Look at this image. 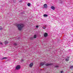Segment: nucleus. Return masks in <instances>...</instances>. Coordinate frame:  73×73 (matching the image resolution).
<instances>
[{
  "instance_id": "f257e3e1",
  "label": "nucleus",
  "mask_w": 73,
  "mask_h": 73,
  "mask_svg": "<svg viewBox=\"0 0 73 73\" xmlns=\"http://www.w3.org/2000/svg\"><path fill=\"white\" fill-rule=\"evenodd\" d=\"M17 26L19 30V31H21L22 28L24 27V25L23 24H17Z\"/></svg>"
},
{
  "instance_id": "f03ea898",
  "label": "nucleus",
  "mask_w": 73,
  "mask_h": 73,
  "mask_svg": "<svg viewBox=\"0 0 73 73\" xmlns=\"http://www.w3.org/2000/svg\"><path fill=\"white\" fill-rule=\"evenodd\" d=\"M21 67H20V66L18 65L15 67V69L16 70H19L20 69Z\"/></svg>"
},
{
  "instance_id": "7ed1b4c3",
  "label": "nucleus",
  "mask_w": 73,
  "mask_h": 73,
  "mask_svg": "<svg viewBox=\"0 0 73 73\" xmlns=\"http://www.w3.org/2000/svg\"><path fill=\"white\" fill-rule=\"evenodd\" d=\"M46 62H42L40 63V64H53L52 63L49 64V63H45Z\"/></svg>"
},
{
  "instance_id": "20e7f679",
  "label": "nucleus",
  "mask_w": 73,
  "mask_h": 73,
  "mask_svg": "<svg viewBox=\"0 0 73 73\" xmlns=\"http://www.w3.org/2000/svg\"><path fill=\"white\" fill-rule=\"evenodd\" d=\"M44 7L45 8H47L48 7V5L46 4H45L44 5Z\"/></svg>"
},
{
  "instance_id": "39448f33",
  "label": "nucleus",
  "mask_w": 73,
  "mask_h": 73,
  "mask_svg": "<svg viewBox=\"0 0 73 73\" xmlns=\"http://www.w3.org/2000/svg\"><path fill=\"white\" fill-rule=\"evenodd\" d=\"M7 58H8L7 57H4L1 58V60H5V59H7Z\"/></svg>"
},
{
  "instance_id": "423d86ee",
  "label": "nucleus",
  "mask_w": 73,
  "mask_h": 73,
  "mask_svg": "<svg viewBox=\"0 0 73 73\" xmlns=\"http://www.w3.org/2000/svg\"><path fill=\"white\" fill-rule=\"evenodd\" d=\"M44 36L45 37H47V36H48V33H45L44 34Z\"/></svg>"
},
{
  "instance_id": "0eeeda50",
  "label": "nucleus",
  "mask_w": 73,
  "mask_h": 73,
  "mask_svg": "<svg viewBox=\"0 0 73 73\" xmlns=\"http://www.w3.org/2000/svg\"><path fill=\"white\" fill-rule=\"evenodd\" d=\"M43 16L44 17H48V15L46 14H44L43 15Z\"/></svg>"
},
{
  "instance_id": "6e6552de",
  "label": "nucleus",
  "mask_w": 73,
  "mask_h": 73,
  "mask_svg": "<svg viewBox=\"0 0 73 73\" xmlns=\"http://www.w3.org/2000/svg\"><path fill=\"white\" fill-rule=\"evenodd\" d=\"M51 8L52 9H53V10H54V9H55V7H54V6L51 7Z\"/></svg>"
},
{
  "instance_id": "1a4fd4ad",
  "label": "nucleus",
  "mask_w": 73,
  "mask_h": 73,
  "mask_svg": "<svg viewBox=\"0 0 73 73\" xmlns=\"http://www.w3.org/2000/svg\"><path fill=\"white\" fill-rule=\"evenodd\" d=\"M27 5L28 7H30L31 6V3H27Z\"/></svg>"
},
{
  "instance_id": "9d476101",
  "label": "nucleus",
  "mask_w": 73,
  "mask_h": 73,
  "mask_svg": "<svg viewBox=\"0 0 73 73\" xmlns=\"http://www.w3.org/2000/svg\"><path fill=\"white\" fill-rule=\"evenodd\" d=\"M33 64H29V66L30 68H32V66H33Z\"/></svg>"
},
{
  "instance_id": "9b49d317",
  "label": "nucleus",
  "mask_w": 73,
  "mask_h": 73,
  "mask_svg": "<svg viewBox=\"0 0 73 73\" xmlns=\"http://www.w3.org/2000/svg\"><path fill=\"white\" fill-rule=\"evenodd\" d=\"M30 39L31 40H33L34 39V37H31L30 38Z\"/></svg>"
},
{
  "instance_id": "f8f14e48",
  "label": "nucleus",
  "mask_w": 73,
  "mask_h": 73,
  "mask_svg": "<svg viewBox=\"0 0 73 73\" xmlns=\"http://www.w3.org/2000/svg\"><path fill=\"white\" fill-rule=\"evenodd\" d=\"M69 60V58H67L65 60L66 61H68Z\"/></svg>"
},
{
  "instance_id": "ddd939ff",
  "label": "nucleus",
  "mask_w": 73,
  "mask_h": 73,
  "mask_svg": "<svg viewBox=\"0 0 73 73\" xmlns=\"http://www.w3.org/2000/svg\"><path fill=\"white\" fill-rule=\"evenodd\" d=\"M21 62H23L24 61V60L23 59H22L21 60Z\"/></svg>"
},
{
  "instance_id": "4468645a",
  "label": "nucleus",
  "mask_w": 73,
  "mask_h": 73,
  "mask_svg": "<svg viewBox=\"0 0 73 73\" xmlns=\"http://www.w3.org/2000/svg\"><path fill=\"white\" fill-rule=\"evenodd\" d=\"M33 37L34 38H36L37 37V35H35Z\"/></svg>"
},
{
  "instance_id": "2eb2a0df",
  "label": "nucleus",
  "mask_w": 73,
  "mask_h": 73,
  "mask_svg": "<svg viewBox=\"0 0 73 73\" xmlns=\"http://www.w3.org/2000/svg\"><path fill=\"white\" fill-rule=\"evenodd\" d=\"M8 41H5V44H8Z\"/></svg>"
},
{
  "instance_id": "dca6fc26",
  "label": "nucleus",
  "mask_w": 73,
  "mask_h": 73,
  "mask_svg": "<svg viewBox=\"0 0 73 73\" xmlns=\"http://www.w3.org/2000/svg\"><path fill=\"white\" fill-rule=\"evenodd\" d=\"M55 68H58L59 66L58 65H56L55 66Z\"/></svg>"
},
{
  "instance_id": "f3484780",
  "label": "nucleus",
  "mask_w": 73,
  "mask_h": 73,
  "mask_svg": "<svg viewBox=\"0 0 73 73\" xmlns=\"http://www.w3.org/2000/svg\"><path fill=\"white\" fill-rule=\"evenodd\" d=\"M46 66H49V65H51V64H46Z\"/></svg>"
},
{
  "instance_id": "a211bd4d",
  "label": "nucleus",
  "mask_w": 73,
  "mask_h": 73,
  "mask_svg": "<svg viewBox=\"0 0 73 73\" xmlns=\"http://www.w3.org/2000/svg\"><path fill=\"white\" fill-rule=\"evenodd\" d=\"M3 29V28L1 27L0 26V30H2Z\"/></svg>"
},
{
  "instance_id": "6ab92c4d",
  "label": "nucleus",
  "mask_w": 73,
  "mask_h": 73,
  "mask_svg": "<svg viewBox=\"0 0 73 73\" xmlns=\"http://www.w3.org/2000/svg\"><path fill=\"white\" fill-rule=\"evenodd\" d=\"M70 68H71V69H73V66H71L70 67Z\"/></svg>"
},
{
  "instance_id": "aec40b11",
  "label": "nucleus",
  "mask_w": 73,
  "mask_h": 73,
  "mask_svg": "<svg viewBox=\"0 0 73 73\" xmlns=\"http://www.w3.org/2000/svg\"><path fill=\"white\" fill-rule=\"evenodd\" d=\"M23 2V0H21L19 1V2H20V3H21V2Z\"/></svg>"
},
{
  "instance_id": "412c9836",
  "label": "nucleus",
  "mask_w": 73,
  "mask_h": 73,
  "mask_svg": "<svg viewBox=\"0 0 73 73\" xmlns=\"http://www.w3.org/2000/svg\"><path fill=\"white\" fill-rule=\"evenodd\" d=\"M43 29H45L46 28V27H42Z\"/></svg>"
},
{
  "instance_id": "4be33fe9",
  "label": "nucleus",
  "mask_w": 73,
  "mask_h": 73,
  "mask_svg": "<svg viewBox=\"0 0 73 73\" xmlns=\"http://www.w3.org/2000/svg\"><path fill=\"white\" fill-rule=\"evenodd\" d=\"M14 45H15V46H16V45H17V44L16 43H14Z\"/></svg>"
},
{
  "instance_id": "5701e85b",
  "label": "nucleus",
  "mask_w": 73,
  "mask_h": 73,
  "mask_svg": "<svg viewBox=\"0 0 73 73\" xmlns=\"http://www.w3.org/2000/svg\"><path fill=\"white\" fill-rule=\"evenodd\" d=\"M36 28H38V26L36 25Z\"/></svg>"
},
{
  "instance_id": "b1692460",
  "label": "nucleus",
  "mask_w": 73,
  "mask_h": 73,
  "mask_svg": "<svg viewBox=\"0 0 73 73\" xmlns=\"http://www.w3.org/2000/svg\"><path fill=\"white\" fill-rule=\"evenodd\" d=\"M0 44H1V45H3V43L1 42H0Z\"/></svg>"
},
{
  "instance_id": "393cba45",
  "label": "nucleus",
  "mask_w": 73,
  "mask_h": 73,
  "mask_svg": "<svg viewBox=\"0 0 73 73\" xmlns=\"http://www.w3.org/2000/svg\"><path fill=\"white\" fill-rule=\"evenodd\" d=\"M30 64H33V62H32Z\"/></svg>"
},
{
  "instance_id": "a878e982",
  "label": "nucleus",
  "mask_w": 73,
  "mask_h": 73,
  "mask_svg": "<svg viewBox=\"0 0 73 73\" xmlns=\"http://www.w3.org/2000/svg\"><path fill=\"white\" fill-rule=\"evenodd\" d=\"M60 73H63V71H61V72H60Z\"/></svg>"
},
{
  "instance_id": "bb28decb",
  "label": "nucleus",
  "mask_w": 73,
  "mask_h": 73,
  "mask_svg": "<svg viewBox=\"0 0 73 73\" xmlns=\"http://www.w3.org/2000/svg\"><path fill=\"white\" fill-rule=\"evenodd\" d=\"M70 50H68V52H69Z\"/></svg>"
},
{
  "instance_id": "cd10ccee",
  "label": "nucleus",
  "mask_w": 73,
  "mask_h": 73,
  "mask_svg": "<svg viewBox=\"0 0 73 73\" xmlns=\"http://www.w3.org/2000/svg\"><path fill=\"white\" fill-rule=\"evenodd\" d=\"M67 58H70V57L69 56H68Z\"/></svg>"
},
{
  "instance_id": "c85d7f7f",
  "label": "nucleus",
  "mask_w": 73,
  "mask_h": 73,
  "mask_svg": "<svg viewBox=\"0 0 73 73\" xmlns=\"http://www.w3.org/2000/svg\"><path fill=\"white\" fill-rule=\"evenodd\" d=\"M41 65H42V66H43V65H44V64H41Z\"/></svg>"
},
{
  "instance_id": "c756f323",
  "label": "nucleus",
  "mask_w": 73,
  "mask_h": 73,
  "mask_svg": "<svg viewBox=\"0 0 73 73\" xmlns=\"http://www.w3.org/2000/svg\"><path fill=\"white\" fill-rule=\"evenodd\" d=\"M14 3H15L16 2V1H14Z\"/></svg>"
}]
</instances>
